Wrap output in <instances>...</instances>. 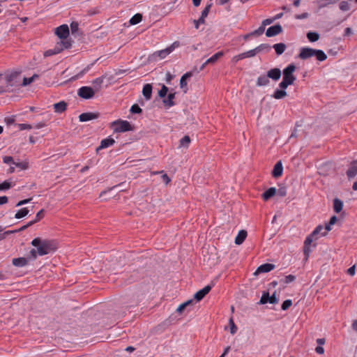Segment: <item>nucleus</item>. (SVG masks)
<instances>
[{
    "label": "nucleus",
    "instance_id": "f257e3e1",
    "mask_svg": "<svg viewBox=\"0 0 357 357\" xmlns=\"http://www.w3.org/2000/svg\"><path fill=\"white\" fill-rule=\"evenodd\" d=\"M31 244L35 248L29 252V259L31 260H35L38 256H44L54 252L57 249V243L54 240L37 237L32 240Z\"/></svg>",
    "mask_w": 357,
    "mask_h": 357
},
{
    "label": "nucleus",
    "instance_id": "f03ea898",
    "mask_svg": "<svg viewBox=\"0 0 357 357\" xmlns=\"http://www.w3.org/2000/svg\"><path fill=\"white\" fill-rule=\"evenodd\" d=\"M296 70V66L294 63L289 64L282 71L283 77L282 82L279 84L280 89H286L288 86L294 84L296 80V77L294 73Z\"/></svg>",
    "mask_w": 357,
    "mask_h": 357
},
{
    "label": "nucleus",
    "instance_id": "7ed1b4c3",
    "mask_svg": "<svg viewBox=\"0 0 357 357\" xmlns=\"http://www.w3.org/2000/svg\"><path fill=\"white\" fill-rule=\"evenodd\" d=\"M316 56L319 61H324L327 59V55L321 50H314L310 47H303L301 49L298 57L301 59H307Z\"/></svg>",
    "mask_w": 357,
    "mask_h": 357
},
{
    "label": "nucleus",
    "instance_id": "20e7f679",
    "mask_svg": "<svg viewBox=\"0 0 357 357\" xmlns=\"http://www.w3.org/2000/svg\"><path fill=\"white\" fill-rule=\"evenodd\" d=\"M324 229V227L321 225H318L314 231L308 235L305 241H304V246H303V254L305 255V258L307 260L310 255L311 249L310 245L313 241L314 239L317 240V238L316 237L318 234H321L323 233L322 231Z\"/></svg>",
    "mask_w": 357,
    "mask_h": 357
},
{
    "label": "nucleus",
    "instance_id": "39448f33",
    "mask_svg": "<svg viewBox=\"0 0 357 357\" xmlns=\"http://www.w3.org/2000/svg\"><path fill=\"white\" fill-rule=\"evenodd\" d=\"M72 46L71 40H60L56 43L53 49L48 50L44 52V56L47 57L61 52L65 49H69Z\"/></svg>",
    "mask_w": 357,
    "mask_h": 357
},
{
    "label": "nucleus",
    "instance_id": "423d86ee",
    "mask_svg": "<svg viewBox=\"0 0 357 357\" xmlns=\"http://www.w3.org/2000/svg\"><path fill=\"white\" fill-rule=\"evenodd\" d=\"M111 128L114 132H124L134 130V126L126 120H116L111 123Z\"/></svg>",
    "mask_w": 357,
    "mask_h": 357
},
{
    "label": "nucleus",
    "instance_id": "0eeeda50",
    "mask_svg": "<svg viewBox=\"0 0 357 357\" xmlns=\"http://www.w3.org/2000/svg\"><path fill=\"white\" fill-rule=\"evenodd\" d=\"M98 91V88L94 90L90 86H82L78 89L77 95L83 99H91L93 98L96 91Z\"/></svg>",
    "mask_w": 357,
    "mask_h": 357
},
{
    "label": "nucleus",
    "instance_id": "6e6552de",
    "mask_svg": "<svg viewBox=\"0 0 357 357\" xmlns=\"http://www.w3.org/2000/svg\"><path fill=\"white\" fill-rule=\"evenodd\" d=\"M69 27L67 24H62L55 29V34L63 40H68L67 38L69 35Z\"/></svg>",
    "mask_w": 357,
    "mask_h": 357
},
{
    "label": "nucleus",
    "instance_id": "1a4fd4ad",
    "mask_svg": "<svg viewBox=\"0 0 357 357\" xmlns=\"http://www.w3.org/2000/svg\"><path fill=\"white\" fill-rule=\"evenodd\" d=\"M170 50H168L167 47L156 51L152 54L149 55V61H157V59L159 57L160 59H165L167 55H169L171 52H169Z\"/></svg>",
    "mask_w": 357,
    "mask_h": 357
},
{
    "label": "nucleus",
    "instance_id": "9d476101",
    "mask_svg": "<svg viewBox=\"0 0 357 357\" xmlns=\"http://www.w3.org/2000/svg\"><path fill=\"white\" fill-rule=\"evenodd\" d=\"M282 32V27L280 24H278L270 26L266 31V36L267 37H273L277 36Z\"/></svg>",
    "mask_w": 357,
    "mask_h": 357
},
{
    "label": "nucleus",
    "instance_id": "9b49d317",
    "mask_svg": "<svg viewBox=\"0 0 357 357\" xmlns=\"http://www.w3.org/2000/svg\"><path fill=\"white\" fill-rule=\"evenodd\" d=\"M100 116L98 112H85L79 116V120L81 122H86L88 121L96 119Z\"/></svg>",
    "mask_w": 357,
    "mask_h": 357
},
{
    "label": "nucleus",
    "instance_id": "f8f14e48",
    "mask_svg": "<svg viewBox=\"0 0 357 357\" xmlns=\"http://www.w3.org/2000/svg\"><path fill=\"white\" fill-rule=\"evenodd\" d=\"M211 285H206L194 295V299L197 301H200L211 291Z\"/></svg>",
    "mask_w": 357,
    "mask_h": 357
},
{
    "label": "nucleus",
    "instance_id": "ddd939ff",
    "mask_svg": "<svg viewBox=\"0 0 357 357\" xmlns=\"http://www.w3.org/2000/svg\"><path fill=\"white\" fill-rule=\"evenodd\" d=\"M266 75L268 79H272L274 81H278L281 77V70L280 68H274L269 70Z\"/></svg>",
    "mask_w": 357,
    "mask_h": 357
},
{
    "label": "nucleus",
    "instance_id": "4468645a",
    "mask_svg": "<svg viewBox=\"0 0 357 357\" xmlns=\"http://www.w3.org/2000/svg\"><path fill=\"white\" fill-rule=\"evenodd\" d=\"M275 268V265L273 264H264L261 266H259L256 271L255 272V275H258L261 273H268L272 270H273Z\"/></svg>",
    "mask_w": 357,
    "mask_h": 357
},
{
    "label": "nucleus",
    "instance_id": "2eb2a0df",
    "mask_svg": "<svg viewBox=\"0 0 357 357\" xmlns=\"http://www.w3.org/2000/svg\"><path fill=\"white\" fill-rule=\"evenodd\" d=\"M192 76V72H188L185 73L180 79V87L183 89V92L185 93L188 91L187 87V79Z\"/></svg>",
    "mask_w": 357,
    "mask_h": 357
},
{
    "label": "nucleus",
    "instance_id": "dca6fc26",
    "mask_svg": "<svg viewBox=\"0 0 357 357\" xmlns=\"http://www.w3.org/2000/svg\"><path fill=\"white\" fill-rule=\"evenodd\" d=\"M283 172V167L281 161H278L274 166L272 171V176L274 178H278L282 176Z\"/></svg>",
    "mask_w": 357,
    "mask_h": 357
},
{
    "label": "nucleus",
    "instance_id": "f3484780",
    "mask_svg": "<svg viewBox=\"0 0 357 357\" xmlns=\"http://www.w3.org/2000/svg\"><path fill=\"white\" fill-rule=\"evenodd\" d=\"M115 143V141L112 137H107L101 141L100 145L96 149V151L98 152L99 150L102 149H106L110 146H112Z\"/></svg>",
    "mask_w": 357,
    "mask_h": 357
},
{
    "label": "nucleus",
    "instance_id": "a211bd4d",
    "mask_svg": "<svg viewBox=\"0 0 357 357\" xmlns=\"http://www.w3.org/2000/svg\"><path fill=\"white\" fill-rule=\"evenodd\" d=\"M28 258L25 257H19V258H14L12 260V264L13 266L17 267H24L28 264Z\"/></svg>",
    "mask_w": 357,
    "mask_h": 357
},
{
    "label": "nucleus",
    "instance_id": "6ab92c4d",
    "mask_svg": "<svg viewBox=\"0 0 357 357\" xmlns=\"http://www.w3.org/2000/svg\"><path fill=\"white\" fill-rule=\"evenodd\" d=\"M67 103L62 100L53 105V108L56 113H62L67 109Z\"/></svg>",
    "mask_w": 357,
    "mask_h": 357
},
{
    "label": "nucleus",
    "instance_id": "aec40b11",
    "mask_svg": "<svg viewBox=\"0 0 357 357\" xmlns=\"http://www.w3.org/2000/svg\"><path fill=\"white\" fill-rule=\"evenodd\" d=\"M346 174L349 179L354 178L357 174V165L354 163V160L350 163V167Z\"/></svg>",
    "mask_w": 357,
    "mask_h": 357
},
{
    "label": "nucleus",
    "instance_id": "412c9836",
    "mask_svg": "<svg viewBox=\"0 0 357 357\" xmlns=\"http://www.w3.org/2000/svg\"><path fill=\"white\" fill-rule=\"evenodd\" d=\"M175 93H170L168 94L167 98L163 100V104L165 107H171L175 105L174 99L175 98Z\"/></svg>",
    "mask_w": 357,
    "mask_h": 357
},
{
    "label": "nucleus",
    "instance_id": "4be33fe9",
    "mask_svg": "<svg viewBox=\"0 0 357 357\" xmlns=\"http://www.w3.org/2000/svg\"><path fill=\"white\" fill-rule=\"evenodd\" d=\"M142 94L146 100H150L152 95V86L150 84H146L144 86L142 89Z\"/></svg>",
    "mask_w": 357,
    "mask_h": 357
},
{
    "label": "nucleus",
    "instance_id": "5701e85b",
    "mask_svg": "<svg viewBox=\"0 0 357 357\" xmlns=\"http://www.w3.org/2000/svg\"><path fill=\"white\" fill-rule=\"evenodd\" d=\"M337 218L335 215H333L331 218H330V220L329 222L326 224V226H325V231H323V233L321 234V236H325L327 233L331 230V226L335 225V222H337Z\"/></svg>",
    "mask_w": 357,
    "mask_h": 357
},
{
    "label": "nucleus",
    "instance_id": "b1692460",
    "mask_svg": "<svg viewBox=\"0 0 357 357\" xmlns=\"http://www.w3.org/2000/svg\"><path fill=\"white\" fill-rule=\"evenodd\" d=\"M276 189L274 187L269 188L261 195L264 200L267 201L276 194Z\"/></svg>",
    "mask_w": 357,
    "mask_h": 357
},
{
    "label": "nucleus",
    "instance_id": "393cba45",
    "mask_svg": "<svg viewBox=\"0 0 357 357\" xmlns=\"http://www.w3.org/2000/svg\"><path fill=\"white\" fill-rule=\"evenodd\" d=\"M247 231L245 230H241L238 231V235L235 238V243L236 245H241L245 240L247 237Z\"/></svg>",
    "mask_w": 357,
    "mask_h": 357
},
{
    "label": "nucleus",
    "instance_id": "a878e982",
    "mask_svg": "<svg viewBox=\"0 0 357 357\" xmlns=\"http://www.w3.org/2000/svg\"><path fill=\"white\" fill-rule=\"evenodd\" d=\"M343 208V202L338 198H335L333 199V210L335 213H340Z\"/></svg>",
    "mask_w": 357,
    "mask_h": 357
},
{
    "label": "nucleus",
    "instance_id": "bb28decb",
    "mask_svg": "<svg viewBox=\"0 0 357 357\" xmlns=\"http://www.w3.org/2000/svg\"><path fill=\"white\" fill-rule=\"evenodd\" d=\"M273 47L278 55H281L285 51L287 46L284 43H280L275 44Z\"/></svg>",
    "mask_w": 357,
    "mask_h": 357
},
{
    "label": "nucleus",
    "instance_id": "cd10ccee",
    "mask_svg": "<svg viewBox=\"0 0 357 357\" xmlns=\"http://www.w3.org/2000/svg\"><path fill=\"white\" fill-rule=\"evenodd\" d=\"M269 84V79L267 75H263L257 78L256 85L257 86H266Z\"/></svg>",
    "mask_w": 357,
    "mask_h": 357
},
{
    "label": "nucleus",
    "instance_id": "c85d7f7f",
    "mask_svg": "<svg viewBox=\"0 0 357 357\" xmlns=\"http://www.w3.org/2000/svg\"><path fill=\"white\" fill-rule=\"evenodd\" d=\"M70 26L71 33L73 36L82 35V32L79 31V24L77 22H72L70 23Z\"/></svg>",
    "mask_w": 357,
    "mask_h": 357
},
{
    "label": "nucleus",
    "instance_id": "c756f323",
    "mask_svg": "<svg viewBox=\"0 0 357 357\" xmlns=\"http://www.w3.org/2000/svg\"><path fill=\"white\" fill-rule=\"evenodd\" d=\"M224 55L223 52H218L206 61V63L214 64L220 58Z\"/></svg>",
    "mask_w": 357,
    "mask_h": 357
},
{
    "label": "nucleus",
    "instance_id": "7c9ffc66",
    "mask_svg": "<svg viewBox=\"0 0 357 357\" xmlns=\"http://www.w3.org/2000/svg\"><path fill=\"white\" fill-rule=\"evenodd\" d=\"M287 96V93L285 91V89H276L273 95V97L275 99H282L283 98L286 97Z\"/></svg>",
    "mask_w": 357,
    "mask_h": 357
},
{
    "label": "nucleus",
    "instance_id": "2f4dec72",
    "mask_svg": "<svg viewBox=\"0 0 357 357\" xmlns=\"http://www.w3.org/2000/svg\"><path fill=\"white\" fill-rule=\"evenodd\" d=\"M271 49V47L268 44H266V43L261 44L255 48V52L257 53V54L263 51L268 52V51H270Z\"/></svg>",
    "mask_w": 357,
    "mask_h": 357
},
{
    "label": "nucleus",
    "instance_id": "473e14b6",
    "mask_svg": "<svg viewBox=\"0 0 357 357\" xmlns=\"http://www.w3.org/2000/svg\"><path fill=\"white\" fill-rule=\"evenodd\" d=\"M142 20V15L137 13L134 15L130 20L129 22L131 25H135Z\"/></svg>",
    "mask_w": 357,
    "mask_h": 357
},
{
    "label": "nucleus",
    "instance_id": "72a5a7b5",
    "mask_svg": "<svg viewBox=\"0 0 357 357\" xmlns=\"http://www.w3.org/2000/svg\"><path fill=\"white\" fill-rule=\"evenodd\" d=\"M309 41L314 43L319 39V34L317 32L310 31L307 33Z\"/></svg>",
    "mask_w": 357,
    "mask_h": 357
},
{
    "label": "nucleus",
    "instance_id": "f704fd0d",
    "mask_svg": "<svg viewBox=\"0 0 357 357\" xmlns=\"http://www.w3.org/2000/svg\"><path fill=\"white\" fill-rule=\"evenodd\" d=\"M29 212V211L28 210L27 208H22L20 209L15 213V218L17 219L22 218L25 217L26 215H27Z\"/></svg>",
    "mask_w": 357,
    "mask_h": 357
},
{
    "label": "nucleus",
    "instance_id": "c9c22d12",
    "mask_svg": "<svg viewBox=\"0 0 357 357\" xmlns=\"http://www.w3.org/2000/svg\"><path fill=\"white\" fill-rule=\"evenodd\" d=\"M38 77V75H36V74H34L32 77H24L23 79V81H22V86H26L28 84H30L31 83H32L36 78Z\"/></svg>",
    "mask_w": 357,
    "mask_h": 357
},
{
    "label": "nucleus",
    "instance_id": "e433bc0d",
    "mask_svg": "<svg viewBox=\"0 0 357 357\" xmlns=\"http://www.w3.org/2000/svg\"><path fill=\"white\" fill-rule=\"evenodd\" d=\"M339 0H319V8H324L328 6L329 4L335 3Z\"/></svg>",
    "mask_w": 357,
    "mask_h": 357
},
{
    "label": "nucleus",
    "instance_id": "4c0bfd02",
    "mask_svg": "<svg viewBox=\"0 0 357 357\" xmlns=\"http://www.w3.org/2000/svg\"><path fill=\"white\" fill-rule=\"evenodd\" d=\"M190 143V138L188 135H185L180 139V146L188 147Z\"/></svg>",
    "mask_w": 357,
    "mask_h": 357
},
{
    "label": "nucleus",
    "instance_id": "58836bf2",
    "mask_svg": "<svg viewBox=\"0 0 357 357\" xmlns=\"http://www.w3.org/2000/svg\"><path fill=\"white\" fill-rule=\"evenodd\" d=\"M18 76H19V73H17V72L12 73L10 75H7V77H6L7 83L8 84H10V86H12L13 84H11V82H13Z\"/></svg>",
    "mask_w": 357,
    "mask_h": 357
},
{
    "label": "nucleus",
    "instance_id": "ea45409f",
    "mask_svg": "<svg viewBox=\"0 0 357 357\" xmlns=\"http://www.w3.org/2000/svg\"><path fill=\"white\" fill-rule=\"evenodd\" d=\"M13 165H15V167L20 168L21 169L25 170L28 169L29 167V163L26 161H22V162H14Z\"/></svg>",
    "mask_w": 357,
    "mask_h": 357
},
{
    "label": "nucleus",
    "instance_id": "a19ab883",
    "mask_svg": "<svg viewBox=\"0 0 357 357\" xmlns=\"http://www.w3.org/2000/svg\"><path fill=\"white\" fill-rule=\"evenodd\" d=\"M269 296H270V295H269L268 292H264L260 298L259 304L264 305V304L267 303L268 301L269 300Z\"/></svg>",
    "mask_w": 357,
    "mask_h": 357
},
{
    "label": "nucleus",
    "instance_id": "79ce46f5",
    "mask_svg": "<svg viewBox=\"0 0 357 357\" xmlns=\"http://www.w3.org/2000/svg\"><path fill=\"white\" fill-rule=\"evenodd\" d=\"M296 280V276L293 275H287L284 279L280 280V282L284 284H289L294 282Z\"/></svg>",
    "mask_w": 357,
    "mask_h": 357
},
{
    "label": "nucleus",
    "instance_id": "37998d69",
    "mask_svg": "<svg viewBox=\"0 0 357 357\" xmlns=\"http://www.w3.org/2000/svg\"><path fill=\"white\" fill-rule=\"evenodd\" d=\"M229 327H230V333L232 335H234L236 331H237V326H236L234 320L232 318H230L229 319Z\"/></svg>",
    "mask_w": 357,
    "mask_h": 357
},
{
    "label": "nucleus",
    "instance_id": "c03bdc74",
    "mask_svg": "<svg viewBox=\"0 0 357 357\" xmlns=\"http://www.w3.org/2000/svg\"><path fill=\"white\" fill-rule=\"evenodd\" d=\"M130 111L132 114H141L142 112V109L137 104L132 105Z\"/></svg>",
    "mask_w": 357,
    "mask_h": 357
},
{
    "label": "nucleus",
    "instance_id": "a18cd8bd",
    "mask_svg": "<svg viewBox=\"0 0 357 357\" xmlns=\"http://www.w3.org/2000/svg\"><path fill=\"white\" fill-rule=\"evenodd\" d=\"M256 54H257V53L255 52V50L253 49V50H249L248 52L241 53V57H244L245 59V58H248V57H253Z\"/></svg>",
    "mask_w": 357,
    "mask_h": 357
},
{
    "label": "nucleus",
    "instance_id": "49530a36",
    "mask_svg": "<svg viewBox=\"0 0 357 357\" xmlns=\"http://www.w3.org/2000/svg\"><path fill=\"white\" fill-rule=\"evenodd\" d=\"M340 9L342 11H347L350 9L349 3L346 1H342L339 5Z\"/></svg>",
    "mask_w": 357,
    "mask_h": 357
},
{
    "label": "nucleus",
    "instance_id": "de8ad7c7",
    "mask_svg": "<svg viewBox=\"0 0 357 357\" xmlns=\"http://www.w3.org/2000/svg\"><path fill=\"white\" fill-rule=\"evenodd\" d=\"M11 186L12 185L10 182L5 181L3 183H0V191L8 190L11 188Z\"/></svg>",
    "mask_w": 357,
    "mask_h": 357
},
{
    "label": "nucleus",
    "instance_id": "09e8293b",
    "mask_svg": "<svg viewBox=\"0 0 357 357\" xmlns=\"http://www.w3.org/2000/svg\"><path fill=\"white\" fill-rule=\"evenodd\" d=\"M168 88L165 85H162L160 90L158 91L160 98H165L168 92Z\"/></svg>",
    "mask_w": 357,
    "mask_h": 357
},
{
    "label": "nucleus",
    "instance_id": "8fccbe9b",
    "mask_svg": "<svg viewBox=\"0 0 357 357\" xmlns=\"http://www.w3.org/2000/svg\"><path fill=\"white\" fill-rule=\"evenodd\" d=\"M44 209H41L40 211H38L36 215V219L33 220H31L33 222V224L36 223L39 220H40L44 217Z\"/></svg>",
    "mask_w": 357,
    "mask_h": 357
},
{
    "label": "nucleus",
    "instance_id": "3c124183",
    "mask_svg": "<svg viewBox=\"0 0 357 357\" xmlns=\"http://www.w3.org/2000/svg\"><path fill=\"white\" fill-rule=\"evenodd\" d=\"M292 305V301L290 299L285 300L282 305L281 308L282 310H287L289 307H291Z\"/></svg>",
    "mask_w": 357,
    "mask_h": 357
},
{
    "label": "nucleus",
    "instance_id": "603ef678",
    "mask_svg": "<svg viewBox=\"0 0 357 357\" xmlns=\"http://www.w3.org/2000/svg\"><path fill=\"white\" fill-rule=\"evenodd\" d=\"M212 6V3H208L206 5V6L204 8V9L202 10L201 16L204 17H206L208 15V13L210 11V9Z\"/></svg>",
    "mask_w": 357,
    "mask_h": 357
},
{
    "label": "nucleus",
    "instance_id": "864d4df0",
    "mask_svg": "<svg viewBox=\"0 0 357 357\" xmlns=\"http://www.w3.org/2000/svg\"><path fill=\"white\" fill-rule=\"evenodd\" d=\"M265 28L261 25L257 29L250 33V35L260 36L264 32Z\"/></svg>",
    "mask_w": 357,
    "mask_h": 357
},
{
    "label": "nucleus",
    "instance_id": "5fc2aeb1",
    "mask_svg": "<svg viewBox=\"0 0 357 357\" xmlns=\"http://www.w3.org/2000/svg\"><path fill=\"white\" fill-rule=\"evenodd\" d=\"M299 126V125L298 123L296 124V126L293 130V132H291L290 137H289V139H291V138H296L298 137V127Z\"/></svg>",
    "mask_w": 357,
    "mask_h": 357
},
{
    "label": "nucleus",
    "instance_id": "6e6d98bb",
    "mask_svg": "<svg viewBox=\"0 0 357 357\" xmlns=\"http://www.w3.org/2000/svg\"><path fill=\"white\" fill-rule=\"evenodd\" d=\"M278 301V298L275 296V292L273 294V295L269 296V300L268 301V303L271 304H275Z\"/></svg>",
    "mask_w": 357,
    "mask_h": 357
},
{
    "label": "nucleus",
    "instance_id": "4d7b16f0",
    "mask_svg": "<svg viewBox=\"0 0 357 357\" xmlns=\"http://www.w3.org/2000/svg\"><path fill=\"white\" fill-rule=\"evenodd\" d=\"M18 128H20V130H29L32 127L30 124L20 123V124H18Z\"/></svg>",
    "mask_w": 357,
    "mask_h": 357
},
{
    "label": "nucleus",
    "instance_id": "13d9d810",
    "mask_svg": "<svg viewBox=\"0 0 357 357\" xmlns=\"http://www.w3.org/2000/svg\"><path fill=\"white\" fill-rule=\"evenodd\" d=\"M276 192L280 197H284L287 195V190L284 187L280 188Z\"/></svg>",
    "mask_w": 357,
    "mask_h": 357
},
{
    "label": "nucleus",
    "instance_id": "bf43d9fd",
    "mask_svg": "<svg viewBox=\"0 0 357 357\" xmlns=\"http://www.w3.org/2000/svg\"><path fill=\"white\" fill-rule=\"evenodd\" d=\"M14 233H17L16 229H15V230H8V231H6L3 232V234L1 235V236H0V239H3V238H5L8 235L11 234H14Z\"/></svg>",
    "mask_w": 357,
    "mask_h": 357
},
{
    "label": "nucleus",
    "instance_id": "052dcab7",
    "mask_svg": "<svg viewBox=\"0 0 357 357\" xmlns=\"http://www.w3.org/2000/svg\"><path fill=\"white\" fill-rule=\"evenodd\" d=\"M180 43L178 41L174 42L169 47H167L168 50H170L169 52H172L175 48L179 47Z\"/></svg>",
    "mask_w": 357,
    "mask_h": 357
},
{
    "label": "nucleus",
    "instance_id": "680f3d73",
    "mask_svg": "<svg viewBox=\"0 0 357 357\" xmlns=\"http://www.w3.org/2000/svg\"><path fill=\"white\" fill-rule=\"evenodd\" d=\"M33 225V222L30 221L26 225H23L22 227H21L18 229H16V231H17V232L22 231L25 230L26 229H27L28 227H29L30 226H31Z\"/></svg>",
    "mask_w": 357,
    "mask_h": 357
},
{
    "label": "nucleus",
    "instance_id": "e2e57ef3",
    "mask_svg": "<svg viewBox=\"0 0 357 357\" xmlns=\"http://www.w3.org/2000/svg\"><path fill=\"white\" fill-rule=\"evenodd\" d=\"M274 21H275V19H273V17L271 18V19H266V20L262 21L261 25L265 28V26L266 25L271 24Z\"/></svg>",
    "mask_w": 357,
    "mask_h": 357
},
{
    "label": "nucleus",
    "instance_id": "0e129e2a",
    "mask_svg": "<svg viewBox=\"0 0 357 357\" xmlns=\"http://www.w3.org/2000/svg\"><path fill=\"white\" fill-rule=\"evenodd\" d=\"M3 162L6 164H9L10 162H12L13 164V162H14L13 158L11 156H4L3 158Z\"/></svg>",
    "mask_w": 357,
    "mask_h": 357
},
{
    "label": "nucleus",
    "instance_id": "69168bd1",
    "mask_svg": "<svg viewBox=\"0 0 357 357\" xmlns=\"http://www.w3.org/2000/svg\"><path fill=\"white\" fill-rule=\"evenodd\" d=\"M308 15H309V14L307 13H303L300 15H296L295 16V18L297 20H303V19H305V18L308 17Z\"/></svg>",
    "mask_w": 357,
    "mask_h": 357
},
{
    "label": "nucleus",
    "instance_id": "338daca9",
    "mask_svg": "<svg viewBox=\"0 0 357 357\" xmlns=\"http://www.w3.org/2000/svg\"><path fill=\"white\" fill-rule=\"evenodd\" d=\"M356 266L354 265L347 269V273L351 276L355 275Z\"/></svg>",
    "mask_w": 357,
    "mask_h": 357
},
{
    "label": "nucleus",
    "instance_id": "774afa93",
    "mask_svg": "<svg viewBox=\"0 0 357 357\" xmlns=\"http://www.w3.org/2000/svg\"><path fill=\"white\" fill-rule=\"evenodd\" d=\"M162 179L165 184H168L171 181L169 177L166 174H164L162 176Z\"/></svg>",
    "mask_w": 357,
    "mask_h": 357
}]
</instances>
